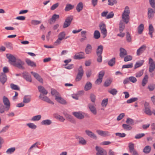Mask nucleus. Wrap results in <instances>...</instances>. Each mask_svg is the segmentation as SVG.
Returning a JSON list of instances; mask_svg holds the SVG:
<instances>
[{"mask_svg":"<svg viewBox=\"0 0 155 155\" xmlns=\"http://www.w3.org/2000/svg\"><path fill=\"white\" fill-rule=\"evenodd\" d=\"M130 11L128 6H126L122 15V21L126 24H127L129 21Z\"/></svg>","mask_w":155,"mask_h":155,"instance_id":"f257e3e1","label":"nucleus"},{"mask_svg":"<svg viewBox=\"0 0 155 155\" xmlns=\"http://www.w3.org/2000/svg\"><path fill=\"white\" fill-rule=\"evenodd\" d=\"M25 62L24 61L20 59H17L15 62L13 64V65L19 69L24 70L25 69L23 66Z\"/></svg>","mask_w":155,"mask_h":155,"instance_id":"f03ea898","label":"nucleus"},{"mask_svg":"<svg viewBox=\"0 0 155 155\" xmlns=\"http://www.w3.org/2000/svg\"><path fill=\"white\" fill-rule=\"evenodd\" d=\"M78 72L75 78V80L76 81H80L83 76L84 72L82 66H80L78 69Z\"/></svg>","mask_w":155,"mask_h":155,"instance_id":"7ed1b4c3","label":"nucleus"},{"mask_svg":"<svg viewBox=\"0 0 155 155\" xmlns=\"http://www.w3.org/2000/svg\"><path fill=\"white\" fill-rule=\"evenodd\" d=\"M99 26L101 33L103 35V38H105L107 36V30L105 25L104 23L102 22L100 24Z\"/></svg>","mask_w":155,"mask_h":155,"instance_id":"20e7f679","label":"nucleus"},{"mask_svg":"<svg viewBox=\"0 0 155 155\" xmlns=\"http://www.w3.org/2000/svg\"><path fill=\"white\" fill-rule=\"evenodd\" d=\"M144 113L148 115H151L152 114V112L151 111L149 103L147 102H145L144 104Z\"/></svg>","mask_w":155,"mask_h":155,"instance_id":"39448f33","label":"nucleus"},{"mask_svg":"<svg viewBox=\"0 0 155 155\" xmlns=\"http://www.w3.org/2000/svg\"><path fill=\"white\" fill-rule=\"evenodd\" d=\"M6 56L7 58L8 59V62L11 64L13 65L17 61L16 58L13 55L7 54H6Z\"/></svg>","mask_w":155,"mask_h":155,"instance_id":"423d86ee","label":"nucleus"},{"mask_svg":"<svg viewBox=\"0 0 155 155\" xmlns=\"http://www.w3.org/2000/svg\"><path fill=\"white\" fill-rule=\"evenodd\" d=\"M73 19V17L72 16L67 17L64 23L63 28H65L68 27L71 25Z\"/></svg>","mask_w":155,"mask_h":155,"instance_id":"0eeeda50","label":"nucleus"},{"mask_svg":"<svg viewBox=\"0 0 155 155\" xmlns=\"http://www.w3.org/2000/svg\"><path fill=\"white\" fill-rule=\"evenodd\" d=\"M105 72L104 71H102L99 73L98 76V78L95 82L96 84H100L102 81L103 78L104 76Z\"/></svg>","mask_w":155,"mask_h":155,"instance_id":"6e6552de","label":"nucleus"},{"mask_svg":"<svg viewBox=\"0 0 155 155\" xmlns=\"http://www.w3.org/2000/svg\"><path fill=\"white\" fill-rule=\"evenodd\" d=\"M3 101L5 106L6 110L8 111L10 107V103L8 98L5 96L3 97Z\"/></svg>","mask_w":155,"mask_h":155,"instance_id":"1a4fd4ad","label":"nucleus"},{"mask_svg":"<svg viewBox=\"0 0 155 155\" xmlns=\"http://www.w3.org/2000/svg\"><path fill=\"white\" fill-rule=\"evenodd\" d=\"M149 64H150L149 71L151 72L153 71L155 68V61L151 58H149Z\"/></svg>","mask_w":155,"mask_h":155,"instance_id":"9d476101","label":"nucleus"},{"mask_svg":"<svg viewBox=\"0 0 155 155\" xmlns=\"http://www.w3.org/2000/svg\"><path fill=\"white\" fill-rule=\"evenodd\" d=\"M96 150L97 151L96 153L97 155H107V154L106 150L101 147L96 146Z\"/></svg>","mask_w":155,"mask_h":155,"instance_id":"9b49d317","label":"nucleus"},{"mask_svg":"<svg viewBox=\"0 0 155 155\" xmlns=\"http://www.w3.org/2000/svg\"><path fill=\"white\" fill-rule=\"evenodd\" d=\"M154 9L149 8L148 9L147 16L149 19H151L154 16L155 13V8Z\"/></svg>","mask_w":155,"mask_h":155,"instance_id":"f8f14e48","label":"nucleus"},{"mask_svg":"<svg viewBox=\"0 0 155 155\" xmlns=\"http://www.w3.org/2000/svg\"><path fill=\"white\" fill-rule=\"evenodd\" d=\"M22 77L26 81L31 82L32 81L31 76L27 72L24 71L22 73Z\"/></svg>","mask_w":155,"mask_h":155,"instance_id":"ddd939ff","label":"nucleus"},{"mask_svg":"<svg viewBox=\"0 0 155 155\" xmlns=\"http://www.w3.org/2000/svg\"><path fill=\"white\" fill-rule=\"evenodd\" d=\"M76 138L78 140L79 144L85 145L87 143V141L82 137L77 135Z\"/></svg>","mask_w":155,"mask_h":155,"instance_id":"4468645a","label":"nucleus"},{"mask_svg":"<svg viewBox=\"0 0 155 155\" xmlns=\"http://www.w3.org/2000/svg\"><path fill=\"white\" fill-rule=\"evenodd\" d=\"M95 106V105L94 104L89 103L88 104V107L90 110L94 115H96L97 113V110Z\"/></svg>","mask_w":155,"mask_h":155,"instance_id":"2eb2a0df","label":"nucleus"},{"mask_svg":"<svg viewBox=\"0 0 155 155\" xmlns=\"http://www.w3.org/2000/svg\"><path fill=\"white\" fill-rule=\"evenodd\" d=\"M97 133L103 137L108 136L110 135L109 132L107 131H104L100 130H97Z\"/></svg>","mask_w":155,"mask_h":155,"instance_id":"dca6fc26","label":"nucleus"},{"mask_svg":"<svg viewBox=\"0 0 155 155\" xmlns=\"http://www.w3.org/2000/svg\"><path fill=\"white\" fill-rule=\"evenodd\" d=\"M56 101L59 103L65 105L67 104V102L65 100L60 96H56L55 98Z\"/></svg>","mask_w":155,"mask_h":155,"instance_id":"f3484780","label":"nucleus"},{"mask_svg":"<svg viewBox=\"0 0 155 155\" xmlns=\"http://www.w3.org/2000/svg\"><path fill=\"white\" fill-rule=\"evenodd\" d=\"M84 53L83 52H80L77 53L74 56L73 58L75 59H79L84 58Z\"/></svg>","mask_w":155,"mask_h":155,"instance_id":"a211bd4d","label":"nucleus"},{"mask_svg":"<svg viewBox=\"0 0 155 155\" xmlns=\"http://www.w3.org/2000/svg\"><path fill=\"white\" fill-rule=\"evenodd\" d=\"M40 99H41L42 100L45 101L49 103L52 104H54V103L47 96H43L42 94H40L39 97Z\"/></svg>","mask_w":155,"mask_h":155,"instance_id":"6ab92c4d","label":"nucleus"},{"mask_svg":"<svg viewBox=\"0 0 155 155\" xmlns=\"http://www.w3.org/2000/svg\"><path fill=\"white\" fill-rule=\"evenodd\" d=\"M85 132L86 134L91 138L95 140L97 139V137L96 135L92 131L88 130H85Z\"/></svg>","mask_w":155,"mask_h":155,"instance_id":"aec40b11","label":"nucleus"},{"mask_svg":"<svg viewBox=\"0 0 155 155\" xmlns=\"http://www.w3.org/2000/svg\"><path fill=\"white\" fill-rule=\"evenodd\" d=\"M146 46L145 45H142L139 49H137V54L138 56L140 55L143 53L146 49Z\"/></svg>","mask_w":155,"mask_h":155,"instance_id":"412c9836","label":"nucleus"},{"mask_svg":"<svg viewBox=\"0 0 155 155\" xmlns=\"http://www.w3.org/2000/svg\"><path fill=\"white\" fill-rule=\"evenodd\" d=\"M59 18V16L58 15L54 14L53 15L51 18L48 20V22L50 24H51L53 23V22H54L56 21L57 19H58Z\"/></svg>","mask_w":155,"mask_h":155,"instance_id":"4be33fe9","label":"nucleus"},{"mask_svg":"<svg viewBox=\"0 0 155 155\" xmlns=\"http://www.w3.org/2000/svg\"><path fill=\"white\" fill-rule=\"evenodd\" d=\"M31 74H32L34 77L37 79L39 82L41 83H43V80L42 78L41 77V76L37 73L34 72L33 71H31Z\"/></svg>","mask_w":155,"mask_h":155,"instance_id":"5701e85b","label":"nucleus"},{"mask_svg":"<svg viewBox=\"0 0 155 155\" xmlns=\"http://www.w3.org/2000/svg\"><path fill=\"white\" fill-rule=\"evenodd\" d=\"M7 80V76L5 74L3 73H1L0 75V81L3 84H4Z\"/></svg>","mask_w":155,"mask_h":155,"instance_id":"b1692460","label":"nucleus"},{"mask_svg":"<svg viewBox=\"0 0 155 155\" xmlns=\"http://www.w3.org/2000/svg\"><path fill=\"white\" fill-rule=\"evenodd\" d=\"M72 114L77 118L79 119H82L84 117V115L80 112H74L72 113Z\"/></svg>","mask_w":155,"mask_h":155,"instance_id":"393cba45","label":"nucleus"},{"mask_svg":"<svg viewBox=\"0 0 155 155\" xmlns=\"http://www.w3.org/2000/svg\"><path fill=\"white\" fill-rule=\"evenodd\" d=\"M120 56L121 58H124L127 54V52L126 50L123 48H120Z\"/></svg>","mask_w":155,"mask_h":155,"instance_id":"a878e982","label":"nucleus"},{"mask_svg":"<svg viewBox=\"0 0 155 155\" xmlns=\"http://www.w3.org/2000/svg\"><path fill=\"white\" fill-rule=\"evenodd\" d=\"M31 100V96L29 95H25L23 97V102L25 104L29 103Z\"/></svg>","mask_w":155,"mask_h":155,"instance_id":"bb28decb","label":"nucleus"},{"mask_svg":"<svg viewBox=\"0 0 155 155\" xmlns=\"http://www.w3.org/2000/svg\"><path fill=\"white\" fill-rule=\"evenodd\" d=\"M39 91L43 94L46 95L48 94V91L42 86H39L38 87Z\"/></svg>","mask_w":155,"mask_h":155,"instance_id":"cd10ccee","label":"nucleus"},{"mask_svg":"<svg viewBox=\"0 0 155 155\" xmlns=\"http://www.w3.org/2000/svg\"><path fill=\"white\" fill-rule=\"evenodd\" d=\"M92 47L91 45L89 44H87L85 49V52L86 54H89L91 53L92 52Z\"/></svg>","mask_w":155,"mask_h":155,"instance_id":"c85d7f7f","label":"nucleus"},{"mask_svg":"<svg viewBox=\"0 0 155 155\" xmlns=\"http://www.w3.org/2000/svg\"><path fill=\"white\" fill-rule=\"evenodd\" d=\"M103 46L102 45H101L98 46L96 49V54H102L103 53Z\"/></svg>","mask_w":155,"mask_h":155,"instance_id":"c756f323","label":"nucleus"},{"mask_svg":"<svg viewBox=\"0 0 155 155\" xmlns=\"http://www.w3.org/2000/svg\"><path fill=\"white\" fill-rule=\"evenodd\" d=\"M83 3L80 2H79L77 5L76 9L78 12H80L83 9Z\"/></svg>","mask_w":155,"mask_h":155,"instance_id":"7c9ffc66","label":"nucleus"},{"mask_svg":"<svg viewBox=\"0 0 155 155\" xmlns=\"http://www.w3.org/2000/svg\"><path fill=\"white\" fill-rule=\"evenodd\" d=\"M151 150V147L150 146H145L143 150V152L145 154L149 153Z\"/></svg>","mask_w":155,"mask_h":155,"instance_id":"2f4dec72","label":"nucleus"},{"mask_svg":"<svg viewBox=\"0 0 155 155\" xmlns=\"http://www.w3.org/2000/svg\"><path fill=\"white\" fill-rule=\"evenodd\" d=\"M25 61L28 66L31 67H35L36 66V64L34 62L31 61L28 59H26Z\"/></svg>","mask_w":155,"mask_h":155,"instance_id":"473e14b6","label":"nucleus"},{"mask_svg":"<svg viewBox=\"0 0 155 155\" xmlns=\"http://www.w3.org/2000/svg\"><path fill=\"white\" fill-rule=\"evenodd\" d=\"M92 84L90 82H87L85 85L84 89L85 91H87L91 89L92 88Z\"/></svg>","mask_w":155,"mask_h":155,"instance_id":"72a5a7b5","label":"nucleus"},{"mask_svg":"<svg viewBox=\"0 0 155 155\" xmlns=\"http://www.w3.org/2000/svg\"><path fill=\"white\" fill-rule=\"evenodd\" d=\"M52 121L49 119H46L43 120L41 123L42 125H49L52 123Z\"/></svg>","mask_w":155,"mask_h":155,"instance_id":"f704fd0d","label":"nucleus"},{"mask_svg":"<svg viewBox=\"0 0 155 155\" xmlns=\"http://www.w3.org/2000/svg\"><path fill=\"white\" fill-rule=\"evenodd\" d=\"M144 28V25L143 24H140L138 27V32L139 34L142 33Z\"/></svg>","mask_w":155,"mask_h":155,"instance_id":"c9c22d12","label":"nucleus"},{"mask_svg":"<svg viewBox=\"0 0 155 155\" xmlns=\"http://www.w3.org/2000/svg\"><path fill=\"white\" fill-rule=\"evenodd\" d=\"M125 28V25L122 21H120L119 24V31L121 33Z\"/></svg>","mask_w":155,"mask_h":155,"instance_id":"e433bc0d","label":"nucleus"},{"mask_svg":"<svg viewBox=\"0 0 155 155\" xmlns=\"http://www.w3.org/2000/svg\"><path fill=\"white\" fill-rule=\"evenodd\" d=\"M128 147L130 153H131L136 150L134 149V144L132 142H130L128 144Z\"/></svg>","mask_w":155,"mask_h":155,"instance_id":"4c0bfd02","label":"nucleus"},{"mask_svg":"<svg viewBox=\"0 0 155 155\" xmlns=\"http://www.w3.org/2000/svg\"><path fill=\"white\" fill-rule=\"evenodd\" d=\"M148 76L146 75L142 80V85L143 87H144L147 83L148 81Z\"/></svg>","mask_w":155,"mask_h":155,"instance_id":"58836bf2","label":"nucleus"},{"mask_svg":"<svg viewBox=\"0 0 155 155\" xmlns=\"http://www.w3.org/2000/svg\"><path fill=\"white\" fill-rule=\"evenodd\" d=\"M144 62V61L143 60H142L137 62L135 65L134 69H136L141 66L143 65Z\"/></svg>","mask_w":155,"mask_h":155,"instance_id":"ea45409f","label":"nucleus"},{"mask_svg":"<svg viewBox=\"0 0 155 155\" xmlns=\"http://www.w3.org/2000/svg\"><path fill=\"white\" fill-rule=\"evenodd\" d=\"M115 59V58H113L109 61L108 64L109 66L112 67L115 64L116 62Z\"/></svg>","mask_w":155,"mask_h":155,"instance_id":"a19ab883","label":"nucleus"},{"mask_svg":"<svg viewBox=\"0 0 155 155\" xmlns=\"http://www.w3.org/2000/svg\"><path fill=\"white\" fill-rule=\"evenodd\" d=\"M41 118V116L40 115H38L35 116L31 118V120L32 121H36L39 120Z\"/></svg>","mask_w":155,"mask_h":155,"instance_id":"79ce46f5","label":"nucleus"},{"mask_svg":"<svg viewBox=\"0 0 155 155\" xmlns=\"http://www.w3.org/2000/svg\"><path fill=\"white\" fill-rule=\"evenodd\" d=\"M100 37V32L98 30H96L94 31V37L96 39H98Z\"/></svg>","mask_w":155,"mask_h":155,"instance_id":"37998d69","label":"nucleus"},{"mask_svg":"<svg viewBox=\"0 0 155 155\" xmlns=\"http://www.w3.org/2000/svg\"><path fill=\"white\" fill-rule=\"evenodd\" d=\"M74 7V5H72L70 4H67L66 5L64 10L66 11H69L72 9Z\"/></svg>","mask_w":155,"mask_h":155,"instance_id":"c03bdc74","label":"nucleus"},{"mask_svg":"<svg viewBox=\"0 0 155 155\" xmlns=\"http://www.w3.org/2000/svg\"><path fill=\"white\" fill-rule=\"evenodd\" d=\"M112 82V80L110 79H107L105 81L104 84V86L105 87H107L109 86Z\"/></svg>","mask_w":155,"mask_h":155,"instance_id":"a18cd8bd","label":"nucleus"},{"mask_svg":"<svg viewBox=\"0 0 155 155\" xmlns=\"http://www.w3.org/2000/svg\"><path fill=\"white\" fill-rule=\"evenodd\" d=\"M65 115L67 117L68 119V120L70 121L72 123H74L75 122V120L72 116L68 114H65Z\"/></svg>","mask_w":155,"mask_h":155,"instance_id":"49530a36","label":"nucleus"},{"mask_svg":"<svg viewBox=\"0 0 155 155\" xmlns=\"http://www.w3.org/2000/svg\"><path fill=\"white\" fill-rule=\"evenodd\" d=\"M122 127L124 129L126 130H130L132 127L129 124H124L122 125Z\"/></svg>","mask_w":155,"mask_h":155,"instance_id":"de8ad7c7","label":"nucleus"},{"mask_svg":"<svg viewBox=\"0 0 155 155\" xmlns=\"http://www.w3.org/2000/svg\"><path fill=\"white\" fill-rule=\"evenodd\" d=\"M138 100L137 97H133L127 100V103L128 104H130L133 102H135Z\"/></svg>","mask_w":155,"mask_h":155,"instance_id":"09e8293b","label":"nucleus"},{"mask_svg":"<svg viewBox=\"0 0 155 155\" xmlns=\"http://www.w3.org/2000/svg\"><path fill=\"white\" fill-rule=\"evenodd\" d=\"M126 123L129 125H133L134 124V120L130 118H128L126 121Z\"/></svg>","mask_w":155,"mask_h":155,"instance_id":"8fccbe9b","label":"nucleus"},{"mask_svg":"<svg viewBox=\"0 0 155 155\" xmlns=\"http://www.w3.org/2000/svg\"><path fill=\"white\" fill-rule=\"evenodd\" d=\"M108 92L113 95H115L117 94V91L116 89L113 88L111 90L108 91Z\"/></svg>","mask_w":155,"mask_h":155,"instance_id":"3c124183","label":"nucleus"},{"mask_svg":"<svg viewBox=\"0 0 155 155\" xmlns=\"http://www.w3.org/2000/svg\"><path fill=\"white\" fill-rule=\"evenodd\" d=\"M10 87L12 89L14 90H20V88L18 87L17 85H15L13 84H10Z\"/></svg>","mask_w":155,"mask_h":155,"instance_id":"603ef678","label":"nucleus"},{"mask_svg":"<svg viewBox=\"0 0 155 155\" xmlns=\"http://www.w3.org/2000/svg\"><path fill=\"white\" fill-rule=\"evenodd\" d=\"M51 94L52 95H55V98L56 96H59V93L54 89H51Z\"/></svg>","mask_w":155,"mask_h":155,"instance_id":"864d4df0","label":"nucleus"},{"mask_svg":"<svg viewBox=\"0 0 155 155\" xmlns=\"http://www.w3.org/2000/svg\"><path fill=\"white\" fill-rule=\"evenodd\" d=\"M65 36V34L64 32H60L58 35V38H61V40L63 39Z\"/></svg>","mask_w":155,"mask_h":155,"instance_id":"5fc2aeb1","label":"nucleus"},{"mask_svg":"<svg viewBox=\"0 0 155 155\" xmlns=\"http://www.w3.org/2000/svg\"><path fill=\"white\" fill-rule=\"evenodd\" d=\"M27 125L32 129H35L37 128V126L33 123H28L27 124Z\"/></svg>","mask_w":155,"mask_h":155,"instance_id":"6e6d98bb","label":"nucleus"},{"mask_svg":"<svg viewBox=\"0 0 155 155\" xmlns=\"http://www.w3.org/2000/svg\"><path fill=\"white\" fill-rule=\"evenodd\" d=\"M5 45L8 48L10 49H12V45L11 42H5Z\"/></svg>","mask_w":155,"mask_h":155,"instance_id":"4d7b16f0","label":"nucleus"},{"mask_svg":"<svg viewBox=\"0 0 155 155\" xmlns=\"http://www.w3.org/2000/svg\"><path fill=\"white\" fill-rule=\"evenodd\" d=\"M145 135V134L144 133L139 134H136L134 138L136 139H139L144 137Z\"/></svg>","mask_w":155,"mask_h":155,"instance_id":"13d9d810","label":"nucleus"},{"mask_svg":"<svg viewBox=\"0 0 155 155\" xmlns=\"http://www.w3.org/2000/svg\"><path fill=\"white\" fill-rule=\"evenodd\" d=\"M133 66V64L132 63L127 64H125L123 66V68H131Z\"/></svg>","mask_w":155,"mask_h":155,"instance_id":"bf43d9fd","label":"nucleus"},{"mask_svg":"<svg viewBox=\"0 0 155 155\" xmlns=\"http://www.w3.org/2000/svg\"><path fill=\"white\" fill-rule=\"evenodd\" d=\"M15 149V147H14L9 148L7 150L6 152L7 153L11 154L14 152Z\"/></svg>","mask_w":155,"mask_h":155,"instance_id":"052dcab7","label":"nucleus"},{"mask_svg":"<svg viewBox=\"0 0 155 155\" xmlns=\"http://www.w3.org/2000/svg\"><path fill=\"white\" fill-rule=\"evenodd\" d=\"M5 110H6L5 107L2 104H0V113L1 114L4 113Z\"/></svg>","mask_w":155,"mask_h":155,"instance_id":"680f3d73","label":"nucleus"},{"mask_svg":"<svg viewBox=\"0 0 155 155\" xmlns=\"http://www.w3.org/2000/svg\"><path fill=\"white\" fill-rule=\"evenodd\" d=\"M108 99L103 100L101 103V105L103 107H105L107 105L108 103Z\"/></svg>","mask_w":155,"mask_h":155,"instance_id":"e2e57ef3","label":"nucleus"},{"mask_svg":"<svg viewBox=\"0 0 155 155\" xmlns=\"http://www.w3.org/2000/svg\"><path fill=\"white\" fill-rule=\"evenodd\" d=\"M41 23V21H40L37 20H32L31 21V23L34 25H36L39 24Z\"/></svg>","mask_w":155,"mask_h":155,"instance_id":"0e129e2a","label":"nucleus"},{"mask_svg":"<svg viewBox=\"0 0 155 155\" xmlns=\"http://www.w3.org/2000/svg\"><path fill=\"white\" fill-rule=\"evenodd\" d=\"M147 88L149 89V91H153L155 88V84H152L148 86Z\"/></svg>","mask_w":155,"mask_h":155,"instance_id":"69168bd1","label":"nucleus"},{"mask_svg":"<svg viewBox=\"0 0 155 155\" xmlns=\"http://www.w3.org/2000/svg\"><path fill=\"white\" fill-rule=\"evenodd\" d=\"M129 80L130 81L133 83H135L137 81V79L134 76H131L129 78Z\"/></svg>","mask_w":155,"mask_h":155,"instance_id":"338daca9","label":"nucleus"},{"mask_svg":"<svg viewBox=\"0 0 155 155\" xmlns=\"http://www.w3.org/2000/svg\"><path fill=\"white\" fill-rule=\"evenodd\" d=\"M143 73V70H141L137 73L136 74V77L137 78H139L142 75Z\"/></svg>","mask_w":155,"mask_h":155,"instance_id":"774afa93","label":"nucleus"}]
</instances>
